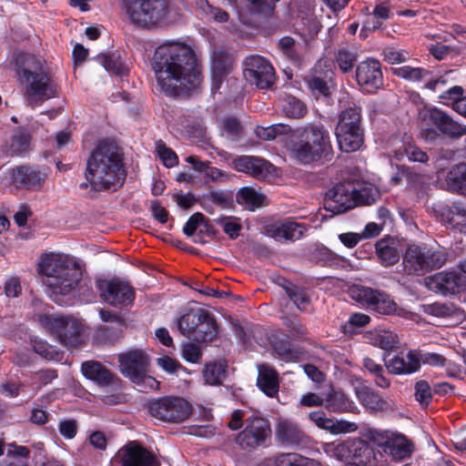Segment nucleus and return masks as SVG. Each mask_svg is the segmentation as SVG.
<instances>
[{
    "label": "nucleus",
    "instance_id": "obj_37",
    "mask_svg": "<svg viewBox=\"0 0 466 466\" xmlns=\"http://www.w3.org/2000/svg\"><path fill=\"white\" fill-rule=\"evenodd\" d=\"M445 181L449 190L463 195L466 186V164L460 163L453 166L447 172Z\"/></svg>",
    "mask_w": 466,
    "mask_h": 466
},
{
    "label": "nucleus",
    "instance_id": "obj_28",
    "mask_svg": "<svg viewBox=\"0 0 466 466\" xmlns=\"http://www.w3.org/2000/svg\"><path fill=\"white\" fill-rule=\"evenodd\" d=\"M336 137L339 148L345 152H354L360 148L364 142L362 127H336Z\"/></svg>",
    "mask_w": 466,
    "mask_h": 466
},
{
    "label": "nucleus",
    "instance_id": "obj_39",
    "mask_svg": "<svg viewBox=\"0 0 466 466\" xmlns=\"http://www.w3.org/2000/svg\"><path fill=\"white\" fill-rule=\"evenodd\" d=\"M269 461L275 466H319L317 461L294 452L278 454Z\"/></svg>",
    "mask_w": 466,
    "mask_h": 466
},
{
    "label": "nucleus",
    "instance_id": "obj_51",
    "mask_svg": "<svg viewBox=\"0 0 466 466\" xmlns=\"http://www.w3.org/2000/svg\"><path fill=\"white\" fill-rule=\"evenodd\" d=\"M357 58V53L348 47L339 48L336 54V62L343 73H348L352 70Z\"/></svg>",
    "mask_w": 466,
    "mask_h": 466
},
{
    "label": "nucleus",
    "instance_id": "obj_7",
    "mask_svg": "<svg viewBox=\"0 0 466 466\" xmlns=\"http://www.w3.org/2000/svg\"><path fill=\"white\" fill-rule=\"evenodd\" d=\"M443 248H429L416 244L408 245L402 256L403 270L409 275L422 276L441 268L447 261Z\"/></svg>",
    "mask_w": 466,
    "mask_h": 466
},
{
    "label": "nucleus",
    "instance_id": "obj_3",
    "mask_svg": "<svg viewBox=\"0 0 466 466\" xmlns=\"http://www.w3.org/2000/svg\"><path fill=\"white\" fill-rule=\"evenodd\" d=\"M38 271L48 296L56 303L61 302V297L71 295L82 279L77 262L60 254L42 256Z\"/></svg>",
    "mask_w": 466,
    "mask_h": 466
},
{
    "label": "nucleus",
    "instance_id": "obj_25",
    "mask_svg": "<svg viewBox=\"0 0 466 466\" xmlns=\"http://www.w3.org/2000/svg\"><path fill=\"white\" fill-rule=\"evenodd\" d=\"M417 350H410L405 355L403 352L394 355L385 360V367L393 375H410L420 370Z\"/></svg>",
    "mask_w": 466,
    "mask_h": 466
},
{
    "label": "nucleus",
    "instance_id": "obj_54",
    "mask_svg": "<svg viewBox=\"0 0 466 466\" xmlns=\"http://www.w3.org/2000/svg\"><path fill=\"white\" fill-rule=\"evenodd\" d=\"M286 294L293 301L296 307L299 309H304L309 303L310 299L306 290L295 285H289L285 288Z\"/></svg>",
    "mask_w": 466,
    "mask_h": 466
},
{
    "label": "nucleus",
    "instance_id": "obj_33",
    "mask_svg": "<svg viewBox=\"0 0 466 466\" xmlns=\"http://www.w3.org/2000/svg\"><path fill=\"white\" fill-rule=\"evenodd\" d=\"M232 65L231 56L222 50H218L213 53V86L215 88H219L224 76L229 72Z\"/></svg>",
    "mask_w": 466,
    "mask_h": 466
},
{
    "label": "nucleus",
    "instance_id": "obj_50",
    "mask_svg": "<svg viewBox=\"0 0 466 466\" xmlns=\"http://www.w3.org/2000/svg\"><path fill=\"white\" fill-rule=\"evenodd\" d=\"M199 228V232H211L210 227L208 224V220L205 218L204 215L197 212L193 214L186 223L183 228V232L187 237H192L196 233V231Z\"/></svg>",
    "mask_w": 466,
    "mask_h": 466
},
{
    "label": "nucleus",
    "instance_id": "obj_59",
    "mask_svg": "<svg viewBox=\"0 0 466 466\" xmlns=\"http://www.w3.org/2000/svg\"><path fill=\"white\" fill-rule=\"evenodd\" d=\"M157 151L166 167H172L177 164V157L176 153L161 141L157 145Z\"/></svg>",
    "mask_w": 466,
    "mask_h": 466
},
{
    "label": "nucleus",
    "instance_id": "obj_55",
    "mask_svg": "<svg viewBox=\"0 0 466 466\" xmlns=\"http://www.w3.org/2000/svg\"><path fill=\"white\" fill-rule=\"evenodd\" d=\"M394 74L400 77H402L410 81H419L428 76L429 71L420 68L411 67L410 66H403L394 69Z\"/></svg>",
    "mask_w": 466,
    "mask_h": 466
},
{
    "label": "nucleus",
    "instance_id": "obj_60",
    "mask_svg": "<svg viewBox=\"0 0 466 466\" xmlns=\"http://www.w3.org/2000/svg\"><path fill=\"white\" fill-rule=\"evenodd\" d=\"M285 112L290 117L299 118L306 114L307 108L302 102L295 97H290L285 106Z\"/></svg>",
    "mask_w": 466,
    "mask_h": 466
},
{
    "label": "nucleus",
    "instance_id": "obj_56",
    "mask_svg": "<svg viewBox=\"0 0 466 466\" xmlns=\"http://www.w3.org/2000/svg\"><path fill=\"white\" fill-rule=\"evenodd\" d=\"M97 60L107 72L113 75L123 76L127 71V68L120 61L114 59L109 56L101 54L97 56Z\"/></svg>",
    "mask_w": 466,
    "mask_h": 466
},
{
    "label": "nucleus",
    "instance_id": "obj_46",
    "mask_svg": "<svg viewBox=\"0 0 466 466\" xmlns=\"http://www.w3.org/2000/svg\"><path fill=\"white\" fill-rule=\"evenodd\" d=\"M358 396L362 405L372 411H381L389 406L378 393L367 388L360 390Z\"/></svg>",
    "mask_w": 466,
    "mask_h": 466
},
{
    "label": "nucleus",
    "instance_id": "obj_16",
    "mask_svg": "<svg viewBox=\"0 0 466 466\" xmlns=\"http://www.w3.org/2000/svg\"><path fill=\"white\" fill-rule=\"evenodd\" d=\"M425 287L442 296L460 293L466 287V278L453 271H441L424 279Z\"/></svg>",
    "mask_w": 466,
    "mask_h": 466
},
{
    "label": "nucleus",
    "instance_id": "obj_57",
    "mask_svg": "<svg viewBox=\"0 0 466 466\" xmlns=\"http://www.w3.org/2000/svg\"><path fill=\"white\" fill-rule=\"evenodd\" d=\"M417 354L420 367L421 364H427L434 367H444L447 363V359L439 353L423 352L417 350Z\"/></svg>",
    "mask_w": 466,
    "mask_h": 466
},
{
    "label": "nucleus",
    "instance_id": "obj_29",
    "mask_svg": "<svg viewBox=\"0 0 466 466\" xmlns=\"http://www.w3.org/2000/svg\"><path fill=\"white\" fill-rule=\"evenodd\" d=\"M376 254L384 267H390L399 261L400 253L397 241L392 238H383L376 242Z\"/></svg>",
    "mask_w": 466,
    "mask_h": 466
},
{
    "label": "nucleus",
    "instance_id": "obj_13",
    "mask_svg": "<svg viewBox=\"0 0 466 466\" xmlns=\"http://www.w3.org/2000/svg\"><path fill=\"white\" fill-rule=\"evenodd\" d=\"M243 74L250 84L261 89L271 87L275 82L272 65L259 56H250L245 59Z\"/></svg>",
    "mask_w": 466,
    "mask_h": 466
},
{
    "label": "nucleus",
    "instance_id": "obj_30",
    "mask_svg": "<svg viewBox=\"0 0 466 466\" xmlns=\"http://www.w3.org/2000/svg\"><path fill=\"white\" fill-rule=\"evenodd\" d=\"M258 376L257 384L268 397H274L279 391L278 372L268 364L258 366Z\"/></svg>",
    "mask_w": 466,
    "mask_h": 466
},
{
    "label": "nucleus",
    "instance_id": "obj_52",
    "mask_svg": "<svg viewBox=\"0 0 466 466\" xmlns=\"http://www.w3.org/2000/svg\"><path fill=\"white\" fill-rule=\"evenodd\" d=\"M34 351L47 360L59 361L62 359V353L54 346L49 345L43 340H35L33 344Z\"/></svg>",
    "mask_w": 466,
    "mask_h": 466
},
{
    "label": "nucleus",
    "instance_id": "obj_24",
    "mask_svg": "<svg viewBox=\"0 0 466 466\" xmlns=\"http://www.w3.org/2000/svg\"><path fill=\"white\" fill-rule=\"evenodd\" d=\"M233 167L257 179H265L272 175L274 167L268 161L253 156H241L233 160Z\"/></svg>",
    "mask_w": 466,
    "mask_h": 466
},
{
    "label": "nucleus",
    "instance_id": "obj_6",
    "mask_svg": "<svg viewBox=\"0 0 466 466\" xmlns=\"http://www.w3.org/2000/svg\"><path fill=\"white\" fill-rule=\"evenodd\" d=\"M323 450L329 457L356 466H377L379 461L375 449L361 439L325 443Z\"/></svg>",
    "mask_w": 466,
    "mask_h": 466
},
{
    "label": "nucleus",
    "instance_id": "obj_15",
    "mask_svg": "<svg viewBox=\"0 0 466 466\" xmlns=\"http://www.w3.org/2000/svg\"><path fill=\"white\" fill-rule=\"evenodd\" d=\"M355 182L346 181L330 188L324 198V208L333 214H342L356 207Z\"/></svg>",
    "mask_w": 466,
    "mask_h": 466
},
{
    "label": "nucleus",
    "instance_id": "obj_53",
    "mask_svg": "<svg viewBox=\"0 0 466 466\" xmlns=\"http://www.w3.org/2000/svg\"><path fill=\"white\" fill-rule=\"evenodd\" d=\"M415 400L421 407L426 408L432 400V390L428 381L420 380L414 386Z\"/></svg>",
    "mask_w": 466,
    "mask_h": 466
},
{
    "label": "nucleus",
    "instance_id": "obj_10",
    "mask_svg": "<svg viewBox=\"0 0 466 466\" xmlns=\"http://www.w3.org/2000/svg\"><path fill=\"white\" fill-rule=\"evenodd\" d=\"M119 370L137 385L145 384L154 389L157 381L149 375L150 360L148 355L142 350H133L118 355Z\"/></svg>",
    "mask_w": 466,
    "mask_h": 466
},
{
    "label": "nucleus",
    "instance_id": "obj_4",
    "mask_svg": "<svg viewBox=\"0 0 466 466\" xmlns=\"http://www.w3.org/2000/svg\"><path fill=\"white\" fill-rule=\"evenodd\" d=\"M18 75L25 85V96L32 107L59 96L60 88L41 56L21 54L16 57Z\"/></svg>",
    "mask_w": 466,
    "mask_h": 466
},
{
    "label": "nucleus",
    "instance_id": "obj_45",
    "mask_svg": "<svg viewBox=\"0 0 466 466\" xmlns=\"http://www.w3.org/2000/svg\"><path fill=\"white\" fill-rule=\"evenodd\" d=\"M429 313L439 318H451L456 321H461L465 319L463 310L452 303H433L429 306Z\"/></svg>",
    "mask_w": 466,
    "mask_h": 466
},
{
    "label": "nucleus",
    "instance_id": "obj_5",
    "mask_svg": "<svg viewBox=\"0 0 466 466\" xmlns=\"http://www.w3.org/2000/svg\"><path fill=\"white\" fill-rule=\"evenodd\" d=\"M288 148L290 156L304 165L329 159L332 155L329 133L322 125L319 124L293 130Z\"/></svg>",
    "mask_w": 466,
    "mask_h": 466
},
{
    "label": "nucleus",
    "instance_id": "obj_43",
    "mask_svg": "<svg viewBox=\"0 0 466 466\" xmlns=\"http://www.w3.org/2000/svg\"><path fill=\"white\" fill-rule=\"evenodd\" d=\"M202 375L208 385H220L227 377V365L222 362H210L205 365Z\"/></svg>",
    "mask_w": 466,
    "mask_h": 466
},
{
    "label": "nucleus",
    "instance_id": "obj_58",
    "mask_svg": "<svg viewBox=\"0 0 466 466\" xmlns=\"http://www.w3.org/2000/svg\"><path fill=\"white\" fill-rule=\"evenodd\" d=\"M380 218L382 219L380 223L370 222L366 225L363 232V238H374L380 235L385 224L384 218L389 217V211L386 208L379 210Z\"/></svg>",
    "mask_w": 466,
    "mask_h": 466
},
{
    "label": "nucleus",
    "instance_id": "obj_12",
    "mask_svg": "<svg viewBox=\"0 0 466 466\" xmlns=\"http://www.w3.org/2000/svg\"><path fill=\"white\" fill-rule=\"evenodd\" d=\"M244 430L236 437V443L244 450H252L262 445L270 437L269 422L258 415H252L245 420Z\"/></svg>",
    "mask_w": 466,
    "mask_h": 466
},
{
    "label": "nucleus",
    "instance_id": "obj_63",
    "mask_svg": "<svg viewBox=\"0 0 466 466\" xmlns=\"http://www.w3.org/2000/svg\"><path fill=\"white\" fill-rule=\"evenodd\" d=\"M250 11L264 15H270L273 11V6L269 0H247Z\"/></svg>",
    "mask_w": 466,
    "mask_h": 466
},
{
    "label": "nucleus",
    "instance_id": "obj_49",
    "mask_svg": "<svg viewBox=\"0 0 466 466\" xmlns=\"http://www.w3.org/2000/svg\"><path fill=\"white\" fill-rule=\"evenodd\" d=\"M363 368L374 377L377 386L386 389L390 385V380L384 376L383 367L370 358L363 360Z\"/></svg>",
    "mask_w": 466,
    "mask_h": 466
},
{
    "label": "nucleus",
    "instance_id": "obj_14",
    "mask_svg": "<svg viewBox=\"0 0 466 466\" xmlns=\"http://www.w3.org/2000/svg\"><path fill=\"white\" fill-rule=\"evenodd\" d=\"M97 288L102 299L113 307L128 306L135 299L133 288L120 279L100 280Z\"/></svg>",
    "mask_w": 466,
    "mask_h": 466
},
{
    "label": "nucleus",
    "instance_id": "obj_19",
    "mask_svg": "<svg viewBox=\"0 0 466 466\" xmlns=\"http://www.w3.org/2000/svg\"><path fill=\"white\" fill-rule=\"evenodd\" d=\"M275 440L281 446L297 448L308 442V436L295 422L279 418L275 425Z\"/></svg>",
    "mask_w": 466,
    "mask_h": 466
},
{
    "label": "nucleus",
    "instance_id": "obj_62",
    "mask_svg": "<svg viewBox=\"0 0 466 466\" xmlns=\"http://www.w3.org/2000/svg\"><path fill=\"white\" fill-rule=\"evenodd\" d=\"M201 350L199 347L194 343L188 342L183 345L182 357L192 363H197L201 359Z\"/></svg>",
    "mask_w": 466,
    "mask_h": 466
},
{
    "label": "nucleus",
    "instance_id": "obj_17",
    "mask_svg": "<svg viewBox=\"0 0 466 466\" xmlns=\"http://www.w3.org/2000/svg\"><path fill=\"white\" fill-rule=\"evenodd\" d=\"M122 466H160L156 454L133 441L124 445L116 453Z\"/></svg>",
    "mask_w": 466,
    "mask_h": 466
},
{
    "label": "nucleus",
    "instance_id": "obj_40",
    "mask_svg": "<svg viewBox=\"0 0 466 466\" xmlns=\"http://www.w3.org/2000/svg\"><path fill=\"white\" fill-rule=\"evenodd\" d=\"M326 408L332 412H355L354 402L341 391H332L326 400Z\"/></svg>",
    "mask_w": 466,
    "mask_h": 466
},
{
    "label": "nucleus",
    "instance_id": "obj_1",
    "mask_svg": "<svg viewBox=\"0 0 466 466\" xmlns=\"http://www.w3.org/2000/svg\"><path fill=\"white\" fill-rule=\"evenodd\" d=\"M151 66L161 91L178 95L196 89L202 76L190 46L179 42H166L153 55Z\"/></svg>",
    "mask_w": 466,
    "mask_h": 466
},
{
    "label": "nucleus",
    "instance_id": "obj_44",
    "mask_svg": "<svg viewBox=\"0 0 466 466\" xmlns=\"http://www.w3.org/2000/svg\"><path fill=\"white\" fill-rule=\"evenodd\" d=\"M369 339L373 346L385 350L397 348L400 343L398 335L390 330H376L371 332Z\"/></svg>",
    "mask_w": 466,
    "mask_h": 466
},
{
    "label": "nucleus",
    "instance_id": "obj_61",
    "mask_svg": "<svg viewBox=\"0 0 466 466\" xmlns=\"http://www.w3.org/2000/svg\"><path fill=\"white\" fill-rule=\"evenodd\" d=\"M219 224L223 231L228 235L231 238H235L238 236L241 230V226L238 222L234 221L229 218H221L216 220Z\"/></svg>",
    "mask_w": 466,
    "mask_h": 466
},
{
    "label": "nucleus",
    "instance_id": "obj_64",
    "mask_svg": "<svg viewBox=\"0 0 466 466\" xmlns=\"http://www.w3.org/2000/svg\"><path fill=\"white\" fill-rule=\"evenodd\" d=\"M463 96V88L460 86H454L452 87L448 88L447 90L443 91L440 95V98L444 101H452L456 104V107L458 106V103L461 102L464 97Z\"/></svg>",
    "mask_w": 466,
    "mask_h": 466
},
{
    "label": "nucleus",
    "instance_id": "obj_34",
    "mask_svg": "<svg viewBox=\"0 0 466 466\" xmlns=\"http://www.w3.org/2000/svg\"><path fill=\"white\" fill-rule=\"evenodd\" d=\"M81 370L89 380L100 385H108L114 380V374L105 366L96 361H86L82 364Z\"/></svg>",
    "mask_w": 466,
    "mask_h": 466
},
{
    "label": "nucleus",
    "instance_id": "obj_8",
    "mask_svg": "<svg viewBox=\"0 0 466 466\" xmlns=\"http://www.w3.org/2000/svg\"><path fill=\"white\" fill-rule=\"evenodd\" d=\"M130 21L140 27H150L175 13L168 0H124Z\"/></svg>",
    "mask_w": 466,
    "mask_h": 466
},
{
    "label": "nucleus",
    "instance_id": "obj_11",
    "mask_svg": "<svg viewBox=\"0 0 466 466\" xmlns=\"http://www.w3.org/2000/svg\"><path fill=\"white\" fill-rule=\"evenodd\" d=\"M149 413L162 421L180 423L190 416L191 406L182 398L166 397L151 402Z\"/></svg>",
    "mask_w": 466,
    "mask_h": 466
},
{
    "label": "nucleus",
    "instance_id": "obj_42",
    "mask_svg": "<svg viewBox=\"0 0 466 466\" xmlns=\"http://www.w3.org/2000/svg\"><path fill=\"white\" fill-rule=\"evenodd\" d=\"M237 198L239 204L245 205L249 210L264 206L266 200L263 194L248 187L239 189Z\"/></svg>",
    "mask_w": 466,
    "mask_h": 466
},
{
    "label": "nucleus",
    "instance_id": "obj_21",
    "mask_svg": "<svg viewBox=\"0 0 466 466\" xmlns=\"http://www.w3.org/2000/svg\"><path fill=\"white\" fill-rule=\"evenodd\" d=\"M356 80L367 92L379 89L383 82L380 63L376 59L360 62L356 68Z\"/></svg>",
    "mask_w": 466,
    "mask_h": 466
},
{
    "label": "nucleus",
    "instance_id": "obj_20",
    "mask_svg": "<svg viewBox=\"0 0 466 466\" xmlns=\"http://www.w3.org/2000/svg\"><path fill=\"white\" fill-rule=\"evenodd\" d=\"M424 121L428 125L434 126L442 135L448 137L458 138L466 136V126L453 120L448 114L440 109L428 110L424 116Z\"/></svg>",
    "mask_w": 466,
    "mask_h": 466
},
{
    "label": "nucleus",
    "instance_id": "obj_35",
    "mask_svg": "<svg viewBox=\"0 0 466 466\" xmlns=\"http://www.w3.org/2000/svg\"><path fill=\"white\" fill-rule=\"evenodd\" d=\"M392 156L399 161L403 160L405 157L412 162L426 163L429 160L427 153L411 141H404L392 151Z\"/></svg>",
    "mask_w": 466,
    "mask_h": 466
},
{
    "label": "nucleus",
    "instance_id": "obj_32",
    "mask_svg": "<svg viewBox=\"0 0 466 466\" xmlns=\"http://www.w3.org/2000/svg\"><path fill=\"white\" fill-rule=\"evenodd\" d=\"M412 451V444L404 435L392 433L390 438H387L385 452L389 453L394 460L402 461L407 459L410 457Z\"/></svg>",
    "mask_w": 466,
    "mask_h": 466
},
{
    "label": "nucleus",
    "instance_id": "obj_48",
    "mask_svg": "<svg viewBox=\"0 0 466 466\" xmlns=\"http://www.w3.org/2000/svg\"><path fill=\"white\" fill-rule=\"evenodd\" d=\"M379 196V191L370 184H356L354 199H356V206L358 205H370L375 202Z\"/></svg>",
    "mask_w": 466,
    "mask_h": 466
},
{
    "label": "nucleus",
    "instance_id": "obj_18",
    "mask_svg": "<svg viewBox=\"0 0 466 466\" xmlns=\"http://www.w3.org/2000/svg\"><path fill=\"white\" fill-rule=\"evenodd\" d=\"M350 292L353 299L380 314L388 315L396 310V304L384 292L365 287L352 289Z\"/></svg>",
    "mask_w": 466,
    "mask_h": 466
},
{
    "label": "nucleus",
    "instance_id": "obj_41",
    "mask_svg": "<svg viewBox=\"0 0 466 466\" xmlns=\"http://www.w3.org/2000/svg\"><path fill=\"white\" fill-rule=\"evenodd\" d=\"M337 127L357 128L361 127V108L355 103L345 107L339 116Z\"/></svg>",
    "mask_w": 466,
    "mask_h": 466
},
{
    "label": "nucleus",
    "instance_id": "obj_2",
    "mask_svg": "<svg viewBox=\"0 0 466 466\" xmlns=\"http://www.w3.org/2000/svg\"><path fill=\"white\" fill-rule=\"evenodd\" d=\"M127 172L121 148L112 141L103 140L91 151L85 172L86 181L79 185L90 198L101 191H115L126 180Z\"/></svg>",
    "mask_w": 466,
    "mask_h": 466
},
{
    "label": "nucleus",
    "instance_id": "obj_38",
    "mask_svg": "<svg viewBox=\"0 0 466 466\" xmlns=\"http://www.w3.org/2000/svg\"><path fill=\"white\" fill-rule=\"evenodd\" d=\"M442 217L452 228L466 234V208L454 204L452 207L444 208Z\"/></svg>",
    "mask_w": 466,
    "mask_h": 466
},
{
    "label": "nucleus",
    "instance_id": "obj_22",
    "mask_svg": "<svg viewBox=\"0 0 466 466\" xmlns=\"http://www.w3.org/2000/svg\"><path fill=\"white\" fill-rule=\"evenodd\" d=\"M12 182L16 187L41 190L47 178V173L29 166H20L11 171Z\"/></svg>",
    "mask_w": 466,
    "mask_h": 466
},
{
    "label": "nucleus",
    "instance_id": "obj_23",
    "mask_svg": "<svg viewBox=\"0 0 466 466\" xmlns=\"http://www.w3.org/2000/svg\"><path fill=\"white\" fill-rule=\"evenodd\" d=\"M333 72L328 60H319L310 74L305 77L309 88L315 95L327 96L329 95L328 81L331 79Z\"/></svg>",
    "mask_w": 466,
    "mask_h": 466
},
{
    "label": "nucleus",
    "instance_id": "obj_47",
    "mask_svg": "<svg viewBox=\"0 0 466 466\" xmlns=\"http://www.w3.org/2000/svg\"><path fill=\"white\" fill-rule=\"evenodd\" d=\"M31 135L23 128H17L12 135L9 149L12 155H21L29 149Z\"/></svg>",
    "mask_w": 466,
    "mask_h": 466
},
{
    "label": "nucleus",
    "instance_id": "obj_26",
    "mask_svg": "<svg viewBox=\"0 0 466 466\" xmlns=\"http://www.w3.org/2000/svg\"><path fill=\"white\" fill-rule=\"evenodd\" d=\"M309 420L319 429L332 434L350 433L358 430V425L348 420H333L326 416L323 410H315L309 414Z\"/></svg>",
    "mask_w": 466,
    "mask_h": 466
},
{
    "label": "nucleus",
    "instance_id": "obj_27",
    "mask_svg": "<svg viewBox=\"0 0 466 466\" xmlns=\"http://www.w3.org/2000/svg\"><path fill=\"white\" fill-rule=\"evenodd\" d=\"M305 227L290 219L276 221L267 227V232L277 240H296L303 236Z\"/></svg>",
    "mask_w": 466,
    "mask_h": 466
},
{
    "label": "nucleus",
    "instance_id": "obj_31",
    "mask_svg": "<svg viewBox=\"0 0 466 466\" xmlns=\"http://www.w3.org/2000/svg\"><path fill=\"white\" fill-rule=\"evenodd\" d=\"M203 309H190L177 319V329L179 332L187 338L193 339L195 332L200 320L203 319Z\"/></svg>",
    "mask_w": 466,
    "mask_h": 466
},
{
    "label": "nucleus",
    "instance_id": "obj_9",
    "mask_svg": "<svg viewBox=\"0 0 466 466\" xmlns=\"http://www.w3.org/2000/svg\"><path fill=\"white\" fill-rule=\"evenodd\" d=\"M35 318L66 347H77L81 344L83 325L76 319L59 314H38Z\"/></svg>",
    "mask_w": 466,
    "mask_h": 466
},
{
    "label": "nucleus",
    "instance_id": "obj_36",
    "mask_svg": "<svg viewBox=\"0 0 466 466\" xmlns=\"http://www.w3.org/2000/svg\"><path fill=\"white\" fill-rule=\"evenodd\" d=\"M203 314L204 318L198 326L193 340L206 342L217 337L218 324L215 318L208 310L203 309Z\"/></svg>",
    "mask_w": 466,
    "mask_h": 466
}]
</instances>
